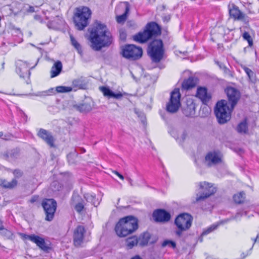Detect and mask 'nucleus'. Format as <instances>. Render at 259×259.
Wrapping results in <instances>:
<instances>
[{
	"label": "nucleus",
	"instance_id": "1",
	"mask_svg": "<svg viewBox=\"0 0 259 259\" xmlns=\"http://www.w3.org/2000/svg\"><path fill=\"white\" fill-rule=\"evenodd\" d=\"M91 47L95 51H100L103 47H109L113 41V37L107 26L97 22L90 31Z\"/></svg>",
	"mask_w": 259,
	"mask_h": 259
},
{
	"label": "nucleus",
	"instance_id": "2",
	"mask_svg": "<svg viewBox=\"0 0 259 259\" xmlns=\"http://www.w3.org/2000/svg\"><path fill=\"white\" fill-rule=\"evenodd\" d=\"M138 228V220L132 215H128L119 220L115 231L118 236L125 237L133 233Z\"/></svg>",
	"mask_w": 259,
	"mask_h": 259
},
{
	"label": "nucleus",
	"instance_id": "3",
	"mask_svg": "<svg viewBox=\"0 0 259 259\" xmlns=\"http://www.w3.org/2000/svg\"><path fill=\"white\" fill-rule=\"evenodd\" d=\"M161 34V27L156 22L148 23L143 32H139L133 36V39L140 43H145L153 37Z\"/></svg>",
	"mask_w": 259,
	"mask_h": 259
},
{
	"label": "nucleus",
	"instance_id": "4",
	"mask_svg": "<svg viewBox=\"0 0 259 259\" xmlns=\"http://www.w3.org/2000/svg\"><path fill=\"white\" fill-rule=\"evenodd\" d=\"M192 220V216L187 213L180 214L176 218L174 224L177 229L175 231V234L177 237L182 238L184 232L191 228Z\"/></svg>",
	"mask_w": 259,
	"mask_h": 259
},
{
	"label": "nucleus",
	"instance_id": "5",
	"mask_svg": "<svg viewBox=\"0 0 259 259\" xmlns=\"http://www.w3.org/2000/svg\"><path fill=\"white\" fill-rule=\"evenodd\" d=\"M147 53L153 62H160L164 54L162 40L160 39L153 40L148 45Z\"/></svg>",
	"mask_w": 259,
	"mask_h": 259
},
{
	"label": "nucleus",
	"instance_id": "6",
	"mask_svg": "<svg viewBox=\"0 0 259 259\" xmlns=\"http://www.w3.org/2000/svg\"><path fill=\"white\" fill-rule=\"evenodd\" d=\"M232 110L231 108L229 107L226 100H222L218 101L214 108V113L218 122L223 124L229 121Z\"/></svg>",
	"mask_w": 259,
	"mask_h": 259
},
{
	"label": "nucleus",
	"instance_id": "7",
	"mask_svg": "<svg viewBox=\"0 0 259 259\" xmlns=\"http://www.w3.org/2000/svg\"><path fill=\"white\" fill-rule=\"evenodd\" d=\"M91 14V10L87 7L83 6L76 9V12L74 17V22L78 30H82L87 26Z\"/></svg>",
	"mask_w": 259,
	"mask_h": 259
},
{
	"label": "nucleus",
	"instance_id": "8",
	"mask_svg": "<svg viewBox=\"0 0 259 259\" xmlns=\"http://www.w3.org/2000/svg\"><path fill=\"white\" fill-rule=\"evenodd\" d=\"M121 54L126 59L136 60L142 57L143 51L141 48L134 45H127L121 48Z\"/></svg>",
	"mask_w": 259,
	"mask_h": 259
},
{
	"label": "nucleus",
	"instance_id": "9",
	"mask_svg": "<svg viewBox=\"0 0 259 259\" xmlns=\"http://www.w3.org/2000/svg\"><path fill=\"white\" fill-rule=\"evenodd\" d=\"M198 186L199 187L200 195L196 194V202L204 200L217 191L216 188L211 183L202 182L198 183Z\"/></svg>",
	"mask_w": 259,
	"mask_h": 259
},
{
	"label": "nucleus",
	"instance_id": "10",
	"mask_svg": "<svg viewBox=\"0 0 259 259\" xmlns=\"http://www.w3.org/2000/svg\"><path fill=\"white\" fill-rule=\"evenodd\" d=\"M180 98V90L176 88L171 93L169 101L166 105L167 112L171 113L177 112L181 106Z\"/></svg>",
	"mask_w": 259,
	"mask_h": 259
},
{
	"label": "nucleus",
	"instance_id": "11",
	"mask_svg": "<svg viewBox=\"0 0 259 259\" xmlns=\"http://www.w3.org/2000/svg\"><path fill=\"white\" fill-rule=\"evenodd\" d=\"M41 205L46 214L45 220L52 221L57 208L56 201L53 199H45L42 201Z\"/></svg>",
	"mask_w": 259,
	"mask_h": 259
},
{
	"label": "nucleus",
	"instance_id": "12",
	"mask_svg": "<svg viewBox=\"0 0 259 259\" xmlns=\"http://www.w3.org/2000/svg\"><path fill=\"white\" fill-rule=\"evenodd\" d=\"M86 230L84 226L78 225L74 229L73 232V244L76 247L81 246L83 243L88 240H85Z\"/></svg>",
	"mask_w": 259,
	"mask_h": 259
},
{
	"label": "nucleus",
	"instance_id": "13",
	"mask_svg": "<svg viewBox=\"0 0 259 259\" xmlns=\"http://www.w3.org/2000/svg\"><path fill=\"white\" fill-rule=\"evenodd\" d=\"M222 162V155L218 151L208 152L205 157L204 163L208 167L216 165Z\"/></svg>",
	"mask_w": 259,
	"mask_h": 259
},
{
	"label": "nucleus",
	"instance_id": "14",
	"mask_svg": "<svg viewBox=\"0 0 259 259\" xmlns=\"http://www.w3.org/2000/svg\"><path fill=\"white\" fill-rule=\"evenodd\" d=\"M229 13L230 16L235 20L241 21L246 25H248L250 21V18L242 12L235 5H233L232 8L229 10Z\"/></svg>",
	"mask_w": 259,
	"mask_h": 259
},
{
	"label": "nucleus",
	"instance_id": "15",
	"mask_svg": "<svg viewBox=\"0 0 259 259\" xmlns=\"http://www.w3.org/2000/svg\"><path fill=\"white\" fill-rule=\"evenodd\" d=\"M225 92L228 98V102L231 104V109H233L240 98V93L233 87L227 88Z\"/></svg>",
	"mask_w": 259,
	"mask_h": 259
},
{
	"label": "nucleus",
	"instance_id": "16",
	"mask_svg": "<svg viewBox=\"0 0 259 259\" xmlns=\"http://www.w3.org/2000/svg\"><path fill=\"white\" fill-rule=\"evenodd\" d=\"M152 217L155 222L164 223L170 220L171 215L164 209H157L153 212Z\"/></svg>",
	"mask_w": 259,
	"mask_h": 259
},
{
	"label": "nucleus",
	"instance_id": "17",
	"mask_svg": "<svg viewBox=\"0 0 259 259\" xmlns=\"http://www.w3.org/2000/svg\"><path fill=\"white\" fill-rule=\"evenodd\" d=\"M37 136L45 141L50 147H55V139L52 134L49 131L44 128H39L37 133Z\"/></svg>",
	"mask_w": 259,
	"mask_h": 259
},
{
	"label": "nucleus",
	"instance_id": "18",
	"mask_svg": "<svg viewBox=\"0 0 259 259\" xmlns=\"http://www.w3.org/2000/svg\"><path fill=\"white\" fill-rule=\"evenodd\" d=\"M16 71L21 78L27 77L29 79L30 72L28 69V64L26 62L19 60L16 62Z\"/></svg>",
	"mask_w": 259,
	"mask_h": 259
},
{
	"label": "nucleus",
	"instance_id": "19",
	"mask_svg": "<svg viewBox=\"0 0 259 259\" xmlns=\"http://www.w3.org/2000/svg\"><path fill=\"white\" fill-rule=\"evenodd\" d=\"M93 101L91 98H86L78 105H74L73 107L81 113H87L92 111L93 107Z\"/></svg>",
	"mask_w": 259,
	"mask_h": 259
},
{
	"label": "nucleus",
	"instance_id": "20",
	"mask_svg": "<svg viewBox=\"0 0 259 259\" xmlns=\"http://www.w3.org/2000/svg\"><path fill=\"white\" fill-rule=\"evenodd\" d=\"M196 97L204 105H207L211 98V95L207 93V89L202 87L197 88Z\"/></svg>",
	"mask_w": 259,
	"mask_h": 259
},
{
	"label": "nucleus",
	"instance_id": "21",
	"mask_svg": "<svg viewBox=\"0 0 259 259\" xmlns=\"http://www.w3.org/2000/svg\"><path fill=\"white\" fill-rule=\"evenodd\" d=\"M155 242L156 239L152 238L151 233L147 231L142 233L139 238V244L142 247L147 246L148 243L154 244Z\"/></svg>",
	"mask_w": 259,
	"mask_h": 259
},
{
	"label": "nucleus",
	"instance_id": "22",
	"mask_svg": "<svg viewBox=\"0 0 259 259\" xmlns=\"http://www.w3.org/2000/svg\"><path fill=\"white\" fill-rule=\"evenodd\" d=\"M3 158L10 162L15 161L20 157V150L17 148L7 150L3 154Z\"/></svg>",
	"mask_w": 259,
	"mask_h": 259
},
{
	"label": "nucleus",
	"instance_id": "23",
	"mask_svg": "<svg viewBox=\"0 0 259 259\" xmlns=\"http://www.w3.org/2000/svg\"><path fill=\"white\" fill-rule=\"evenodd\" d=\"M122 8H124V12L122 15L116 16V21L118 23H122L124 22L127 17V15L130 12V5L128 2H124L119 6Z\"/></svg>",
	"mask_w": 259,
	"mask_h": 259
},
{
	"label": "nucleus",
	"instance_id": "24",
	"mask_svg": "<svg viewBox=\"0 0 259 259\" xmlns=\"http://www.w3.org/2000/svg\"><path fill=\"white\" fill-rule=\"evenodd\" d=\"M100 90L103 93L104 96L108 98H114L120 99L123 97V94L120 92L115 93L110 90L108 87H101Z\"/></svg>",
	"mask_w": 259,
	"mask_h": 259
},
{
	"label": "nucleus",
	"instance_id": "25",
	"mask_svg": "<svg viewBox=\"0 0 259 259\" xmlns=\"http://www.w3.org/2000/svg\"><path fill=\"white\" fill-rule=\"evenodd\" d=\"M195 104L192 101H188L187 105L183 108V114L187 117H193L195 114Z\"/></svg>",
	"mask_w": 259,
	"mask_h": 259
},
{
	"label": "nucleus",
	"instance_id": "26",
	"mask_svg": "<svg viewBox=\"0 0 259 259\" xmlns=\"http://www.w3.org/2000/svg\"><path fill=\"white\" fill-rule=\"evenodd\" d=\"M197 78L195 77L190 76L188 79H185L182 84V87L183 89L188 90L194 88L197 83Z\"/></svg>",
	"mask_w": 259,
	"mask_h": 259
},
{
	"label": "nucleus",
	"instance_id": "27",
	"mask_svg": "<svg viewBox=\"0 0 259 259\" xmlns=\"http://www.w3.org/2000/svg\"><path fill=\"white\" fill-rule=\"evenodd\" d=\"M62 70V64L60 61L56 62L51 68V77L54 78L59 75Z\"/></svg>",
	"mask_w": 259,
	"mask_h": 259
},
{
	"label": "nucleus",
	"instance_id": "28",
	"mask_svg": "<svg viewBox=\"0 0 259 259\" xmlns=\"http://www.w3.org/2000/svg\"><path fill=\"white\" fill-rule=\"evenodd\" d=\"M63 24V21L62 18L59 16H56L53 20L48 22L47 26L50 29H56L58 27V25H62Z\"/></svg>",
	"mask_w": 259,
	"mask_h": 259
},
{
	"label": "nucleus",
	"instance_id": "29",
	"mask_svg": "<svg viewBox=\"0 0 259 259\" xmlns=\"http://www.w3.org/2000/svg\"><path fill=\"white\" fill-rule=\"evenodd\" d=\"M18 182L16 179H13L11 182H8L6 180H0V185L5 188L13 189L17 186Z\"/></svg>",
	"mask_w": 259,
	"mask_h": 259
},
{
	"label": "nucleus",
	"instance_id": "30",
	"mask_svg": "<svg viewBox=\"0 0 259 259\" xmlns=\"http://www.w3.org/2000/svg\"><path fill=\"white\" fill-rule=\"evenodd\" d=\"M41 250L45 252H49L51 249V247H49L46 243L44 239L37 236L36 241L34 242Z\"/></svg>",
	"mask_w": 259,
	"mask_h": 259
},
{
	"label": "nucleus",
	"instance_id": "31",
	"mask_svg": "<svg viewBox=\"0 0 259 259\" xmlns=\"http://www.w3.org/2000/svg\"><path fill=\"white\" fill-rule=\"evenodd\" d=\"M125 242L128 249H132L139 243V238L136 236H133L127 238Z\"/></svg>",
	"mask_w": 259,
	"mask_h": 259
},
{
	"label": "nucleus",
	"instance_id": "32",
	"mask_svg": "<svg viewBox=\"0 0 259 259\" xmlns=\"http://www.w3.org/2000/svg\"><path fill=\"white\" fill-rule=\"evenodd\" d=\"M84 198L88 202H91L95 206H97L99 204V201L96 199V195L94 194H86L84 195Z\"/></svg>",
	"mask_w": 259,
	"mask_h": 259
},
{
	"label": "nucleus",
	"instance_id": "33",
	"mask_svg": "<svg viewBox=\"0 0 259 259\" xmlns=\"http://www.w3.org/2000/svg\"><path fill=\"white\" fill-rule=\"evenodd\" d=\"M245 194L243 192L235 194L233 196L234 202L237 204L242 203L245 199Z\"/></svg>",
	"mask_w": 259,
	"mask_h": 259
},
{
	"label": "nucleus",
	"instance_id": "34",
	"mask_svg": "<svg viewBox=\"0 0 259 259\" xmlns=\"http://www.w3.org/2000/svg\"><path fill=\"white\" fill-rule=\"evenodd\" d=\"M70 38L71 40V45L74 47V48L77 51L79 54L82 53V48L80 45L77 42L75 38L73 37L72 34L70 35Z\"/></svg>",
	"mask_w": 259,
	"mask_h": 259
},
{
	"label": "nucleus",
	"instance_id": "35",
	"mask_svg": "<svg viewBox=\"0 0 259 259\" xmlns=\"http://www.w3.org/2000/svg\"><path fill=\"white\" fill-rule=\"evenodd\" d=\"M237 131L239 133L245 134L248 130L247 123L245 120L241 122L237 127Z\"/></svg>",
	"mask_w": 259,
	"mask_h": 259
},
{
	"label": "nucleus",
	"instance_id": "36",
	"mask_svg": "<svg viewBox=\"0 0 259 259\" xmlns=\"http://www.w3.org/2000/svg\"><path fill=\"white\" fill-rule=\"evenodd\" d=\"M52 190L54 192H62L63 186L58 181H54L51 185Z\"/></svg>",
	"mask_w": 259,
	"mask_h": 259
},
{
	"label": "nucleus",
	"instance_id": "37",
	"mask_svg": "<svg viewBox=\"0 0 259 259\" xmlns=\"http://www.w3.org/2000/svg\"><path fill=\"white\" fill-rule=\"evenodd\" d=\"M73 87L78 88L79 89H85L86 87V83L81 79H75L72 81Z\"/></svg>",
	"mask_w": 259,
	"mask_h": 259
},
{
	"label": "nucleus",
	"instance_id": "38",
	"mask_svg": "<svg viewBox=\"0 0 259 259\" xmlns=\"http://www.w3.org/2000/svg\"><path fill=\"white\" fill-rule=\"evenodd\" d=\"M219 227V225H217V223L213 224L208 227L206 229L204 230L202 233V236H205L207 234L213 232L215 230L217 229Z\"/></svg>",
	"mask_w": 259,
	"mask_h": 259
},
{
	"label": "nucleus",
	"instance_id": "39",
	"mask_svg": "<svg viewBox=\"0 0 259 259\" xmlns=\"http://www.w3.org/2000/svg\"><path fill=\"white\" fill-rule=\"evenodd\" d=\"M72 91V88L70 87L58 86L56 88V91L57 93H68Z\"/></svg>",
	"mask_w": 259,
	"mask_h": 259
},
{
	"label": "nucleus",
	"instance_id": "40",
	"mask_svg": "<svg viewBox=\"0 0 259 259\" xmlns=\"http://www.w3.org/2000/svg\"><path fill=\"white\" fill-rule=\"evenodd\" d=\"M166 246H168L169 247H171L172 249H175L176 248V243L172 240L166 239L162 242L161 246L162 247H165Z\"/></svg>",
	"mask_w": 259,
	"mask_h": 259
},
{
	"label": "nucleus",
	"instance_id": "41",
	"mask_svg": "<svg viewBox=\"0 0 259 259\" xmlns=\"http://www.w3.org/2000/svg\"><path fill=\"white\" fill-rule=\"evenodd\" d=\"M77 156V154L75 152L69 153L67 156L69 163L70 164H74L75 163V158Z\"/></svg>",
	"mask_w": 259,
	"mask_h": 259
},
{
	"label": "nucleus",
	"instance_id": "42",
	"mask_svg": "<svg viewBox=\"0 0 259 259\" xmlns=\"http://www.w3.org/2000/svg\"><path fill=\"white\" fill-rule=\"evenodd\" d=\"M20 235L21 238L24 240H29L33 242H35L36 241V238L37 237V235H27L24 233H20Z\"/></svg>",
	"mask_w": 259,
	"mask_h": 259
},
{
	"label": "nucleus",
	"instance_id": "43",
	"mask_svg": "<svg viewBox=\"0 0 259 259\" xmlns=\"http://www.w3.org/2000/svg\"><path fill=\"white\" fill-rule=\"evenodd\" d=\"M1 234L6 237L8 239H13L14 235L12 231L7 230V229L3 228L0 232Z\"/></svg>",
	"mask_w": 259,
	"mask_h": 259
},
{
	"label": "nucleus",
	"instance_id": "44",
	"mask_svg": "<svg viewBox=\"0 0 259 259\" xmlns=\"http://www.w3.org/2000/svg\"><path fill=\"white\" fill-rule=\"evenodd\" d=\"M247 212L246 210L238 211L235 215L231 217L232 220H239L243 215H247Z\"/></svg>",
	"mask_w": 259,
	"mask_h": 259
},
{
	"label": "nucleus",
	"instance_id": "45",
	"mask_svg": "<svg viewBox=\"0 0 259 259\" xmlns=\"http://www.w3.org/2000/svg\"><path fill=\"white\" fill-rule=\"evenodd\" d=\"M242 37L244 40L247 41L249 47H251L253 45L252 39L247 32L245 31L242 34Z\"/></svg>",
	"mask_w": 259,
	"mask_h": 259
},
{
	"label": "nucleus",
	"instance_id": "46",
	"mask_svg": "<svg viewBox=\"0 0 259 259\" xmlns=\"http://www.w3.org/2000/svg\"><path fill=\"white\" fill-rule=\"evenodd\" d=\"M15 179H19L23 176V171L19 169H15L11 170Z\"/></svg>",
	"mask_w": 259,
	"mask_h": 259
},
{
	"label": "nucleus",
	"instance_id": "47",
	"mask_svg": "<svg viewBox=\"0 0 259 259\" xmlns=\"http://www.w3.org/2000/svg\"><path fill=\"white\" fill-rule=\"evenodd\" d=\"M225 75L228 77H232L233 76V73L227 67L224 68L223 70Z\"/></svg>",
	"mask_w": 259,
	"mask_h": 259
},
{
	"label": "nucleus",
	"instance_id": "48",
	"mask_svg": "<svg viewBox=\"0 0 259 259\" xmlns=\"http://www.w3.org/2000/svg\"><path fill=\"white\" fill-rule=\"evenodd\" d=\"M84 208V205L81 202H78L75 206V209L78 212H80Z\"/></svg>",
	"mask_w": 259,
	"mask_h": 259
},
{
	"label": "nucleus",
	"instance_id": "49",
	"mask_svg": "<svg viewBox=\"0 0 259 259\" xmlns=\"http://www.w3.org/2000/svg\"><path fill=\"white\" fill-rule=\"evenodd\" d=\"M248 77L252 82L255 83L256 82L257 79L256 78V75L253 71L248 75Z\"/></svg>",
	"mask_w": 259,
	"mask_h": 259
},
{
	"label": "nucleus",
	"instance_id": "50",
	"mask_svg": "<svg viewBox=\"0 0 259 259\" xmlns=\"http://www.w3.org/2000/svg\"><path fill=\"white\" fill-rule=\"evenodd\" d=\"M232 220V219L231 217H230L229 218L223 220L222 221H220V222L217 223V225H219V226H220L221 225H224L225 224L228 223V222H229L230 221H231Z\"/></svg>",
	"mask_w": 259,
	"mask_h": 259
},
{
	"label": "nucleus",
	"instance_id": "51",
	"mask_svg": "<svg viewBox=\"0 0 259 259\" xmlns=\"http://www.w3.org/2000/svg\"><path fill=\"white\" fill-rule=\"evenodd\" d=\"M119 37L120 39L124 41L126 39V33L124 30H120Z\"/></svg>",
	"mask_w": 259,
	"mask_h": 259
},
{
	"label": "nucleus",
	"instance_id": "52",
	"mask_svg": "<svg viewBox=\"0 0 259 259\" xmlns=\"http://www.w3.org/2000/svg\"><path fill=\"white\" fill-rule=\"evenodd\" d=\"M215 63L219 66V67H220V68L221 69H222V70L224 69V68H225L226 66L222 62L219 61H217V60H215Z\"/></svg>",
	"mask_w": 259,
	"mask_h": 259
},
{
	"label": "nucleus",
	"instance_id": "53",
	"mask_svg": "<svg viewBox=\"0 0 259 259\" xmlns=\"http://www.w3.org/2000/svg\"><path fill=\"white\" fill-rule=\"evenodd\" d=\"M38 198V196L36 195L33 196L31 199L29 200V202L31 203H33L36 202Z\"/></svg>",
	"mask_w": 259,
	"mask_h": 259
},
{
	"label": "nucleus",
	"instance_id": "54",
	"mask_svg": "<svg viewBox=\"0 0 259 259\" xmlns=\"http://www.w3.org/2000/svg\"><path fill=\"white\" fill-rule=\"evenodd\" d=\"M243 68L245 73L247 74V76L249 75V74H250L252 71L250 69L247 67H244Z\"/></svg>",
	"mask_w": 259,
	"mask_h": 259
},
{
	"label": "nucleus",
	"instance_id": "55",
	"mask_svg": "<svg viewBox=\"0 0 259 259\" xmlns=\"http://www.w3.org/2000/svg\"><path fill=\"white\" fill-rule=\"evenodd\" d=\"M251 249H252V248H250V249L249 250H247L246 252H243L241 254V256H242L241 259H244L245 257L248 256L250 254V251Z\"/></svg>",
	"mask_w": 259,
	"mask_h": 259
},
{
	"label": "nucleus",
	"instance_id": "56",
	"mask_svg": "<svg viewBox=\"0 0 259 259\" xmlns=\"http://www.w3.org/2000/svg\"><path fill=\"white\" fill-rule=\"evenodd\" d=\"M112 172L115 175H116L120 179L122 180L124 179V177L123 176V175L119 173L117 171L113 170Z\"/></svg>",
	"mask_w": 259,
	"mask_h": 259
},
{
	"label": "nucleus",
	"instance_id": "57",
	"mask_svg": "<svg viewBox=\"0 0 259 259\" xmlns=\"http://www.w3.org/2000/svg\"><path fill=\"white\" fill-rule=\"evenodd\" d=\"M79 199V196L77 194H73L72 197V201L77 200Z\"/></svg>",
	"mask_w": 259,
	"mask_h": 259
},
{
	"label": "nucleus",
	"instance_id": "58",
	"mask_svg": "<svg viewBox=\"0 0 259 259\" xmlns=\"http://www.w3.org/2000/svg\"><path fill=\"white\" fill-rule=\"evenodd\" d=\"M27 11L29 13H32L34 12V8L32 6H29Z\"/></svg>",
	"mask_w": 259,
	"mask_h": 259
},
{
	"label": "nucleus",
	"instance_id": "59",
	"mask_svg": "<svg viewBox=\"0 0 259 259\" xmlns=\"http://www.w3.org/2000/svg\"><path fill=\"white\" fill-rule=\"evenodd\" d=\"M34 18L36 20L40 21V22H42L41 17L39 15H36L34 16Z\"/></svg>",
	"mask_w": 259,
	"mask_h": 259
},
{
	"label": "nucleus",
	"instance_id": "60",
	"mask_svg": "<svg viewBox=\"0 0 259 259\" xmlns=\"http://www.w3.org/2000/svg\"><path fill=\"white\" fill-rule=\"evenodd\" d=\"M187 137V134L186 133V132H183V134H182L181 135V138L183 140H184Z\"/></svg>",
	"mask_w": 259,
	"mask_h": 259
},
{
	"label": "nucleus",
	"instance_id": "61",
	"mask_svg": "<svg viewBox=\"0 0 259 259\" xmlns=\"http://www.w3.org/2000/svg\"><path fill=\"white\" fill-rule=\"evenodd\" d=\"M126 180L128 181L131 186H133V180L129 177L126 178Z\"/></svg>",
	"mask_w": 259,
	"mask_h": 259
},
{
	"label": "nucleus",
	"instance_id": "62",
	"mask_svg": "<svg viewBox=\"0 0 259 259\" xmlns=\"http://www.w3.org/2000/svg\"><path fill=\"white\" fill-rule=\"evenodd\" d=\"M131 259H142L140 255H137L133 257Z\"/></svg>",
	"mask_w": 259,
	"mask_h": 259
},
{
	"label": "nucleus",
	"instance_id": "63",
	"mask_svg": "<svg viewBox=\"0 0 259 259\" xmlns=\"http://www.w3.org/2000/svg\"><path fill=\"white\" fill-rule=\"evenodd\" d=\"M4 228L3 226L2 225V222L0 220V232Z\"/></svg>",
	"mask_w": 259,
	"mask_h": 259
},
{
	"label": "nucleus",
	"instance_id": "64",
	"mask_svg": "<svg viewBox=\"0 0 259 259\" xmlns=\"http://www.w3.org/2000/svg\"><path fill=\"white\" fill-rule=\"evenodd\" d=\"M259 239V234H258L256 238L254 239V243L257 240Z\"/></svg>",
	"mask_w": 259,
	"mask_h": 259
}]
</instances>
